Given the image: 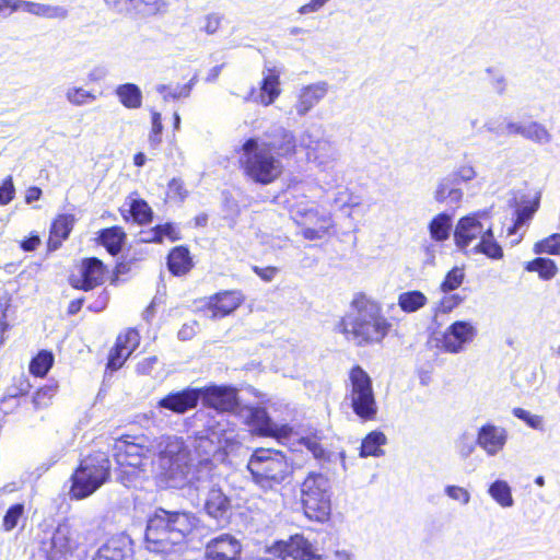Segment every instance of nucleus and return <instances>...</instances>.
Segmentation results:
<instances>
[{
	"label": "nucleus",
	"instance_id": "obj_12",
	"mask_svg": "<svg viewBox=\"0 0 560 560\" xmlns=\"http://www.w3.org/2000/svg\"><path fill=\"white\" fill-rule=\"evenodd\" d=\"M270 552L281 560H324L313 549L312 544L302 535L291 536L288 540H280L270 547Z\"/></svg>",
	"mask_w": 560,
	"mask_h": 560
},
{
	"label": "nucleus",
	"instance_id": "obj_39",
	"mask_svg": "<svg viewBox=\"0 0 560 560\" xmlns=\"http://www.w3.org/2000/svg\"><path fill=\"white\" fill-rule=\"evenodd\" d=\"M125 238V233L120 228L114 226L102 231L100 241L102 245L112 254L116 255L120 249Z\"/></svg>",
	"mask_w": 560,
	"mask_h": 560
},
{
	"label": "nucleus",
	"instance_id": "obj_26",
	"mask_svg": "<svg viewBox=\"0 0 560 560\" xmlns=\"http://www.w3.org/2000/svg\"><path fill=\"white\" fill-rule=\"evenodd\" d=\"M205 509L211 517L225 520L231 509V502L220 488L211 487L206 498Z\"/></svg>",
	"mask_w": 560,
	"mask_h": 560
},
{
	"label": "nucleus",
	"instance_id": "obj_2",
	"mask_svg": "<svg viewBox=\"0 0 560 560\" xmlns=\"http://www.w3.org/2000/svg\"><path fill=\"white\" fill-rule=\"evenodd\" d=\"M199 521L191 512L159 510L151 516L145 529V548L150 552L168 553L182 546Z\"/></svg>",
	"mask_w": 560,
	"mask_h": 560
},
{
	"label": "nucleus",
	"instance_id": "obj_52",
	"mask_svg": "<svg viewBox=\"0 0 560 560\" xmlns=\"http://www.w3.org/2000/svg\"><path fill=\"white\" fill-rule=\"evenodd\" d=\"M444 493L453 501L462 505H467L470 502V492L460 486L448 485L444 488Z\"/></svg>",
	"mask_w": 560,
	"mask_h": 560
},
{
	"label": "nucleus",
	"instance_id": "obj_63",
	"mask_svg": "<svg viewBox=\"0 0 560 560\" xmlns=\"http://www.w3.org/2000/svg\"><path fill=\"white\" fill-rule=\"evenodd\" d=\"M523 130H525V122H508L497 132L500 135H520L523 137Z\"/></svg>",
	"mask_w": 560,
	"mask_h": 560
},
{
	"label": "nucleus",
	"instance_id": "obj_1",
	"mask_svg": "<svg viewBox=\"0 0 560 560\" xmlns=\"http://www.w3.org/2000/svg\"><path fill=\"white\" fill-rule=\"evenodd\" d=\"M142 436L137 441H120L116 446L115 458L121 474L139 478L151 464L150 454L158 451L161 475L167 487L184 488L192 482L190 451L182 438L164 435L147 444Z\"/></svg>",
	"mask_w": 560,
	"mask_h": 560
},
{
	"label": "nucleus",
	"instance_id": "obj_64",
	"mask_svg": "<svg viewBox=\"0 0 560 560\" xmlns=\"http://www.w3.org/2000/svg\"><path fill=\"white\" fill-rule=\"evenodd\" d=\"M168 195L173 198L183 199L186 196L183 183L179 179H172L168 184Z\"/></svg>",
	"mask_w": 560,
	"mask_h": 560
},
{
	"label": "nucleus",
	"instance_id": "obj_16",
	"mask_svg": "<svg viewBox=\"0 0 560 560\" xmlns=\"http://www.w3.org/2000/svg\"><path fill=\"white\" fill-rule=\"evenodd\" d=\"M245 412L248 424L260 435L285 439L292 432V429L288 424L273 422L267 411L261 407H249L245 409Z\"/></svg>",
	"mask_w": 560,
	"mask_h": 560
},
{
	"label": "nucleus",
	"instance_id": "obj_32",
	"mask_svg": "<svg viewBox=\"0 0 560 560\" xmlns=\"http://www.w3.org/2000/svg\"><path fill=\"white\" fill-rule=\"evenodd\" d=\"M116 95L119 102L129 109H137L142 105V92L138 85L133 83H125L118 85Z\"/></svg>",
	"mask_w": 560,
	"mask_h": 560
},
{
	"label": "nucleus",
	"instance_id": "obj_61",
	"mask_svg": "<svg viewBox=\"0 0 560 560\" xmlns=\"http://www.w3.org/2000/svg\"><path fill=\"white\" fill-rule=\"evenodd\" d=\"M158 363L155 355L143 359L137 364V373L140 375H149Z\"/></svg>",
	"mask_w": 560,
	"mask_h": 560
},
{
	"label": "nucleus",
	"instance_id": "obj_14",
	"mask_svg": "<svg viewBox=\"0 0 560 560\" xmlns=\"http://www.w3.org/2000/svg\"><path fill=\"white\" fill-rule=\"evenodd\" d=\"M207 443L215 444L211 451L213 454L218 452H223L224 454L232 452L238 445L234 425L224 418L209 425L208 436L200 439L199 447H203Z\"/></svg>",
	"mask_w": 560,
	"mask_h": 560
},
{
	"label": "nucleus",
	"instance_id": "obj_42",
	"mask_svg": "<svg viewBox=\"0 0 560 560\" xmlns=\"http://www.w3.org/2000/svg\"><path fill=\"white\" fill-rule=\"evenodd\" d=\"M523 137L539 144H547L551 141V133L547 128L537 121H526Z\"/></svg>",
	"mask_w": 560,
	"mask_h": 560
},
{
	"label": "nucleus",
	"instance_id": "obj_3",
	"mask_svg": "<svg viewBox=\"0 0 560 560\" xmlns=\"http://www.w3.org/2000/svg\"><path fill=\"white\" fill-rule=\"evenodd\" d=\"M353 310L339 322L338 329L347 340L357 346L381 342L390 329V324L382 313L380 303L358 298Z\"/></svg>",
	"mask_w": 560,
	"mask_h": 560
},
{
	"label": "nucleus",
	"instance_id": "obj_50",
	"mask_svg": "<svg viewBox=\"0 0 560 560\" xmlns=\"http://www.w3.org/2000/svg\"><path fill=\"white\" fill-rule=\"evenodd\" d=\"M130 211L133 219L140 224L151 220V208L143 200H133L130 206Z\"/></svg>",
	"mask_w": 560,
	"mask_h": 560
},
{
	"label": "nucleus",
	"instance_id": "obj_17",
	"mask_svg": "<svg viewBox=\"0 0 560 560\" xmlns=\"http://www.w3.org/2000/svg\"><path fill=\"white\" fill-rule=\"evenodd\" d=\"M509 440V432L504 427L491 422L482 424L476 436V444L490 457L501 453Z\"/></svg>",
	"mask_w": 560,
	"mask_h": 560
},
{
	"label": "nucleus",
	"instance_id": "obj_62",
	"mask_svg": "<svg viewBox=\"0 0 560 560\" xmlns=\"http://www.w3.org/2000/svg\"><path fill=\"white\" fill-rule=\"evenodd\" d=\"M330 0H310L307 3L300 7L299 13L305 15L318 12Z\"/></svg>",
	"mask_w": 560,
	"mask_h": 560
},
{
	"label": "nucleus",
	"instance_id": "obj_9",
	"mask_svg": "<svg viewBox=\"0 0 560 560\" xmlns=\"http://www.w3.org/2000/svg\"><path fill=\"white\" fill-rule=\"evenodd\" d=\"M285 200L292 219L302 226L301 234L310 241L324 238L334 226L329 213L319 211L314 202L290 191Z\"/></svg>",
	"mask_w": 560,
	"mask_h": 560
},
{
	"label": "nucleus",
	"instance_id": "obj_33",
	"mask_svg": "<svg viewBox=\"0 0 560 560\" xmlns=\"http://www.w3.org/2000/svg\"><path fill=\"white\" fill-rule=\"evenodd\" d=\"M387 442L386 435L381 431H372L362 441L360 456L361 457H380L384 455L382 446Z\"/></svg>",
	"mask_w": 560,
	"mask_h": 560
},
{
	"label": "nucleus",
	"instance_id": "obj_20",
	"mask_svg": "<svg viewBox=\"0 0 560 560\" xmlns=\"http://www.w3.org/2000/svg\"><path fill=\"white\" fill-rule=\"evenodd\" d=\"M199 399L200 393L198 389L187 388L180 392L170 393L161 398L156 404V408L182 415L194 409Z\"/></svg>",
	"mask_w": 560,
	"mask_h": 560
},
{
	"label": "nucleus",
	"instance_id": "obj_5",
	"mask_svg": "<svg viewBox=\"0 0 560 560\" xmlns=\"http://www.w3.org/2000/svg\"><path fill=\"white\" fill-rule=\"evenodd\" d=\"M238 154L244 174L257 184H271L283 173L281 160L267 151L258 138L247 139L242 144Z\"/></svg>",
	"mask_w": 560,
	"mask_h": 560
},
{
	"label": "nucleus",
	"instance_id": "obj_49",
	"mask_svg": "<svg viewBox=\"0 0 560 560\" xmlns=\"http://www.w3.org/2000/svg\"><path fill=\"white\" fill-rule=\"evenodd\" d=\"M222 23V16L217 13L206 14L200 19L199 31L207 35H214Z\"/></svg>",
	"mask_w": 560,
	"mask_h": 560
},
{
	"label": "nucleus",
	"instance_id": "obj_13",
	"mask_svg": "<svg viewBox=\"0 0 560 560\" xmlns=\"http://www.w3.org/2000/svg\"><path fill=\"white\" fill-rule=\"evenodd\" d=\"M301 143L307 149V158L322 172H332L339 159L336 147L326 139L313 141L308 132H304Z\"/></svg>",
	"mask_w": 560,
	"mask_h": 560
},
{
	"label": "nucleus",
	"instance_id": "obj_55",
	"mask_svg": "<svg viewBox=\"0 0 560 560\" xmlns=\"http://www.w3.org/2000/svg\"><path fill=\"white\" fill-rule=\"evenodd\" d=\"M15 196L12 176H7L0 186V206L10 203Z\"/></svg>",
	"mask_w": 560,
	"mask_h": 560
},
{
	"label": "nucleus",
	"instance_id": "obj_10",
	"mask_svg": "<svg viewBox=\"0 0 560 560\" xmlns=\"http://www.w3.org/2000/svg\"><path fill=\"white\" fill-rule=\"evenodd\" d=\"M301 501L310 520L325 522L331 510L329 479L323 474H308L301 485Z\"/></svg>",
	"mask_w": 560,
	"mask_h": 560
},
{
	"label": "nucleus",
	"instance_id": "obj_56",
	"mask_svg": "<svg viewBox=\"0 0 560 560\" xmlns=\"http://www.w3.org/2000/svg\"><path fill=\"white\" fill-rule=\"evenodd\" d=\"M460 302L462 299L457 294L444 296L435 307V315L450 313L453 308L458 306Z\"/></svg>",
	"mask_w": 560,
	"mask_h": 560
},
{
	"label": "nucleus",
	"instance_id": "obj_60",
	"mask_svg": "<svg viewBox=\"0 0 560 560\" xmlns=\"http://www.w3.org/2000/svg\"><path fill=\"white\" fill-rule=\"evenodd\" d=\"M22 8L23 0H0V16L7 18Z\"/></svg>",
	"mask_w": 560,
	"mask_h": 560
},
{
	"label": "nucleus",
	"instance_id": "obj_45",
	"mask_svg": "<svg viewBox=\"0 0 560 560\" xmlns=\"http://www.w3.org/2000/svg\"><path fill=\"white\" fill-rule=\"evenodd\" d=\"M165 238L170 241L179 240L178 229L170 223H166L164 225H158L155 229L148 233V237H143V241L162 242Z\"/></svg>",
	"mask_w": 560,
	"mask_h": 560
},
{
	"label": "nucleus",
	"instance_id": "obj_37",
	"mask_svg": "<svg viewBox=\"0 0 560 560\" xmlns=\"http://www.w3.org/2000/svg\"><path fill=\"white\" fill-rule=\"evenodd\" d=\"M525 269L529 272H537L539 278L547 281L551 280L558 273V267L556 262L549 258H535L528 261Z\"/></svg>",
	"mask_w": 560,
	"mask_h": 560
},
{
	"label": "nucleus",
	"instance_id": "obj_46",
	"mask_svg": "<svg viewBox=\"0 0 560 560\" xmlns=\"http://www.w3.org/2000/svg\"><path fill=\"white\" fill-rule=\"evenodd\" d=\"M533 252L536 255L548 254L560 256V234L555 233L539 242H536L534 244Z\"/></svg>",
	"mask_w": 560,
	"mask_h": 560
},
{
	"label": "nucleus",
	"instance_id": "obj_31",
	"mask_svg": "<svg viewBox=\"0 0 560 560\" xmlns=\"http://www.w3.org/2000/svg\"><path fill=\"white\" fill-rule=\"evenodd\" d=\"M488 494L503 509H509L514 505L512 488L505 480L497 479L493 481L488 488Z\"/></svg>",
	"mask_w": 560,
	"mask_h": 560
},
{
	"label": "nucleus",
	"instance_id": "obj_4",
	"mask_svg": "<svg viewBox=\"0 0 560 560\" xmlns=\"http://www.w3.org/2000/svg\"><path fill=\"white\" fill-rule=\"evenodd\" d=\"M454 242L466 253L483 254L491 259L503 257V249L494 238L492 223L485 211L460 218L455 225Z\"/></svg>",
	"mask_w": 560,
	"mask_h": 560
},
{
	"label": "nucleus",
	"instance_id": "obj_58",
	"mask_svg": "<svg viewBox=\"0 0 560 560\" xmlns=\"http://www.w3.org/2000/svg\"><path fill=\"white\" fill-rule=\"evenodd\" d=\"M513 415L525 421L529 427L537 429L541 425V418L536 415H532L529 411L522 409V408H515L513 410Z\"/></svg>",
	"mask_w": 560,
	"mask_h": 560
},
{
	"label": "nucleus",
	"instance_id": "obj_35",
	"mask_svg": "<svg viewBox=\"0 0 560 560\" xmlns=\"http://www.w3.org/2000/svg\"><path fill=\"white\" fill-rule=\"evenodd\" d=\"M167 8L166 0H131L130 11L142 16H153L165 13Z\"/></svg>",
	"mask_w": 560,
	"mask_h": 560
},
{
	"label": "nucleus",
	"instance_id": "obj_54",
	"mask_svg": "<svg viewBox=\"0 0 560 560\" xmlns=\"http://www.w3.org/2000/svg\"><path fill=\"white\" fill-rule=\"evenodd\" d=\"M24 506L22 504H15L7 511L3 517V526L5 530H11L18 525V521L22 516Z\"/></svg>",
	"mask_w": 560,
	"mask_h": 560
},
{
	"label": "nucleus",
	"instance_id": "obj_7",
	"mask_svg": "<svg viewBox=\"0 0 560 560\" xmlns=\"http://www.w3.org/2000/svg\"><path fill=\"white\" fill-rule=\"evenodd\" d=\"M247 468L254 482L264 490L277 489L292 472L287 457L271 448L256 450L248 460Z\"/></svg>",
	"mask_w": 560,
	"mask_h": 560
},
{
	"label": "nucleus",
	"instance_id": "obj_22",
	"mask_svg": "<svg viewBox=\"0 0 560 560\" xmlns=\"http://www.w3.org/2000/svg\"><path fill=\"white\" fill-rule=\"evenodd\" d=\"M140 337L137 330L128 329L119 335L115 348L110 351L107 366L110 370H118L139 346Z\"/></svg>",
	"mask_w": 560,
	"mask_h": 560
},
{
	"label": "nucleus",
	"instance_id": "obj_11",
	"mask_svg": "<svg viewBox=\"0 0 560 560\" xmlns=\"http://www.w3.org/2000/svg\"><path fill=\"white\" fill-rule=\"evenodd\" d=\"M477 332L471 322L456 320L436 339L438 347L447 353H460L475 340Z\"/></svg>",
	"mask_w": 560,
	"mask_h": 560
},
{
	"label": "nucleus",
	"instance_id": "obj_6",
	"mask_svg": "<svg viewBox=\"0 0 560 560\" xmlns=\"http://www.w3.org/2000/svg\"><path fill=\"white\" fill-rule=\"evenodd\" d=\"M110 476V462L103 452L84 457L71 475L69 495L73 500H83L92 495Z\"/></svg>",
	"mask_w": 560,
	"mask_h": 560
},
{
	"label": "nucleus",
	"instance_id": "obj_48",
	"mask_svg": "<svg viewBox=\"0 0 560 560\" xmlns=\"http://www.w3.org/2000/svg\"><path fill=\"white\" fill-rule=\"evenodd\" d=\"M192 83H188L185 85H177L172 88L166 84H160L156 86V91L163 96L164 101L168 100H177L180 97H188L191 91Z\"/></svg>",
	"mask_w": 560,
	"mask_h": 560
},
{
	"label": "nucleus",
	"instance_id": "obj_34",
	"mask_svg": "<svg viewBox=\"0 0 560 560\" xmlns=\"http://www.w3.org/2000/svg\"><path fill=\"white\" fill-rule=\"evenodd\" d=\"M167 265L175 276L186 273L192 266L188 249L182 246L174 248L168 255Z\"/></svg>",
	"mask_w": 560,
	"mask_h": 560
},
{
	"label": "nucleus",
	"instance_id": "obj_38",
	"mask_svg": "<svg viewBox=\"0 0 560 560\" xmlns=\"http://www.w3.org/2000/svg\"><path fill=\"white\" fill-rule=\"evenodd\" d=\"M427 303V296L417 290L404 292L398 296V305L406 313L417 312L425 306Z\"/></svg>",
	"mask_w": 560,
	"mask_h": 560
},
{
	"label": "nucleus",
	"instance_id": "obj_24",
	"mask_svg": "<svg viewBox=\"0 0 560 560\" xmlns=\"http://www.w3.org/2000/svg\"><path fill=\"white\" fill-rule=\"evenodd\" d=\"M131 540L125 535L109 538L96 552L93 560H131Z\"/></svg>",
	"mask_w": 560,
	"mask_h": 560
},
{
	"label": "nucleus",
	"instance_id": "obj_19",
	"mask_svg": "<svg viewBox=\"0 0 560 560\" xmlns=\"http://www.w3.org/2000/svg\"><path fill=\"white\" fill-rule=\"evenodd\" d=\"M106 269L97 258H85L80 266V276L72 279V285L82 290H92L102 284L105 279Z\"/></svg>",
	"mask_w": 560,
	"mask_h": 560
},
{
	"label": "nucleus",
	"instance_id": "obj_18",
	"mask_svg": "<svg viewBox=\"0 0 560 560\" xmlns=\"http://www.w3.org/2000/svg\"><path fill=\"white\" fill-rule=\"evenodd\" d=\"M260 144L267 148V151L275 154L279 160L291 158L296 152V140L292 131L277 127L267 132L264 138H258Z\"/></svg>",
	"mask_w": 560,
	"mask_h": 560
},
{
	"label": "nucleus",
	"instance_id": "obj_25",
	"mask_svg": "<svg viewBox=\"0 0 560 560\" xmlns=\"http://www.w3.org/2000/svg\"><path fill=\"white\" fill-rule=\"evenodd\" d=\"M280 71L277 67L266 66L262 71V81L260 85V93L257 102L264 106H269L279 97L280 89Z\"/></svg>",
	"mask_w": 560,
	"mask_h": 560
},
{
	"label": "nucleus",
	"instance_id": "obj_57",
	"mask_svg": "<svg viewBox=\"0 0 560 560\" xmlns=\"http://www.w3.org/2000/svg\"><path fill=\"white\" fill-rule=\"evenodd\" d=\"M301 442L315 458L323 459L325 457V450L316 436L303 438Z\"/></svg>",
	"mask_w": 560,
	"mask_h": 560
},
{
	"label": "nucleus",
	"instance_id": "obj_8",
	"mask_svg": "<svg viewBox=\"0 0 560 560\" xmlns=\"http://www.w3.org/2000/svg\"><path fill=\"white\" fill-rule=\"evenodd\" d=\"M345 402L362 421H374L378 415V405L373 389L372 378L361 366L349 371L346 383Z\"/></svg>",
	"mask_w": 560,
	"mask_h": 560
},
{
	"label": "nucleus",
	"instance_id": "obj_27",
	"mask_svg": "<svg viewBox=\"0 0 560 560\" xmlns=\"http://www.w3.org/2000/svg\"><path fill=\"white\" fill-rule=\"evenodd\" d=\"M74 217L72 214H60L55 219L48 238L49 250H56L60 247L72 231Z\"/></svg>",
	"mask_w": 560,
	"mask_h": 560
},
{
	"label": "nucleus",
	"instance_id": "obj_59",
	"mask_svg": "<svg viewBox=\"0 0 560 560\" xmlns=\"http://www.w3.org/2000/svg\"><path fill=\"white\" fill-rule=\"evenodd\" d=\"M54 395V388L52 387H43L38 389L34 397L33 402L36 406V408H42L47 406L48 401L51 399Z\"/></svg>",
	"mask_w": 560,
	"mask_h": 560
},
{
	"label": "nucleus",
	"instance_id": "obj_23",
	"mask_svg": "<svg viewBox=\"0 0 560 560\" xmlns=\"http://www.w3.org/2000/svg\"><path fill=\"white\" fill-rule=\"evenodd\" d=\"M328 83L319 81L302 86L296 93L294 109L299 116H305L328 93Z\"/></svg>",
	"mask_w": 560,
	"mask_h": 560
},
{
	"label": "nucleus",
	"instance_id": "obj_29",
	"mask_svg": "<svg viewBox=\"0 0 560 560\" xmlns=\"http://www.w3.org/2000/svg\"><path fill=\"white\" fill-rule=\"evenodd\" d=\"M433 197L440 203H458L462 201L464 192L455 180L447 175L438 183Z\"/></svg>",
	"mask_w": 560,
	"mask_h": 560
},
{
	"label": "nucleus",
	"instance_id": "obj_30",
	"mask_svg": "<svg viewBox=\"0 0 560 560\" xmlns=\"http://www.w3.org/2000/svg\"><path fill=\"white\" fill-rule=\"evenodd\" d=\"M23 11L46 19H66L68 11L66 8L60 5H51L46 3H38L33 1L23 0Z\"/></svg>",
	"mask_w": 560,
	"mask_h": 560
},
{
	"label": "nucleus",
	"instance_id": "obj_28",
	"mask_svg": "<svg viewBox=\"0 0 560 560\" xmlns=\"http://www.w3.org/2000/svg\"><path fill=\"white\" fill-rule=\"evenodd\" d=\"M243 301L240 292L228 291L217 294L210 303L213 317H223L236 310Z\"/></svg>",
	"mask_w": 560,
	"mask_h": 560
},
{
	"label": "nucleus",
	"instance_id": "obj_51",
	"mask_svg": "<svg viewBox=\"0 0 560 560\" xmlns=\"http://www.w3.org/2000/svg\"><path fill=\"white\" fill-rule=\"evenodd\" d=\"M162 131H163V125H162L161 114L153 110L152 112V127H151V131L149 135V143L153 149L158 148L161 144Z\"/></svg>",
	"mask_w": 560,
	"mask_h": 560
},
{
	"label": "nucleus",
	"instance_id": "obj_53",
	"mask_svg": "<svg viewBox=\"0 0 560 560\" xmlns=\"http://www.w3.org/2000/svg\"><path fill=\"white\" fill-rule=\"evenodd\" d=\"M464 280V271L459 268H453L441 283V290L444 293L457 289Z\"/></svg>",
	"mask_w": 560,
	"mask_h": 560
},
{
	"label": "nucleus",
	"instance_id": "obj_47",
	"mask_svg": "<svg viewBox=\"0 0 560 560\" xmlns=\"http://www.w3.org/2000/svg\"><path fill=\"white\" fill-rule=\"evenodd\" d=\"M453 180L459 186L460 184H469L477 178V171L470 163L457 165L450 174Z\"/></svg>",
	"mask_w": 560,
	"mask_h": 560
},
{
	"label": "nucleus",
	"instance_id": "obj_21",
	"mask_svg": "<svg viewBox=\"0 0 560 560\" xmlns=\"http://www.w3.org/2000/svg\"><path fill=\"white\" fill-rule=\"evenodd\" d=\"M240 553V541L229 534L211 539L206 547L208 560H237Z\"/></svg>",
	"mask_w": 560,
	"mask_h": 560
},
{
	"label": "nucleus",
	"instance_id": "obj_40",
	"mask_svg": "<svg viewBox=\"0 0 560 560\" xmlns=\"http://www.w3.org/2000/svg\"><path fill=\"white\" fill-rule=\"evenodd\" d=\"M539 207V198L534 199L527 205H524L516 209L515 211V221L511 228L508 230V235L516 234L518 229L527 223L537 211Z\"/></svg>",
	"mask_w": 560,
	"mask_h": 560
},
{
	"label": "nucleus",
	"instance_id": "obj_36",
	"mask_svg": "<svg viewBox=\"0 0 560 560\" xmlns=\"http://www.w3.org/2000/svg\"><path fill=\"white\" fill-rule=\"evenodd\" d=\"M452 228V217L445 212L435 215L429 223V232L432 240L446 241Z\"/></svg>",
	"mask_w": 560,
	"mask_h": 560
},
{
	"label": "nucleus",
	"instance_id": "obj_41",
	"mask_svg": "<svg viewBox=\"0 0 560 560\" xmlns=\"http://www.w3.org/2000/svg\"><path fill=\"white\" fill-rule=\"evenodd\" d=\"M331 205L340 210L352 209L360 205V198L347 187L339 186L334 191Z\"/></svg>",
	"mask_w": 560,
	"mask_h": 560
},
{
	"label": "nucleus",
	"instance_id": "obj_43",
	"mask_svg": "<svg viewBox=\"0 0 560 560\" xmlns=\"http://www.w3.org/2000/svg\"><path fill=\"white\" fill-rule=\"evenodd\" d=\"M65 97L73 106H85L96 101V95L81 86H69L66 90Z\"/></svg>",
	"mask_w": 560,
	"mask_h": 560
},
{
	"label": "nucleus",
	"instance_id": "obj_44",
	"mask_svg": "<svg viewBox=\"0 0 560 560\" xmlns=\"http://www.w3.org/2000/svg\"><path fill=\"white\" fill-rule=\"evenodd\" d=\"M54 363V355L51 352L42 350L33 358L30 363V373L34 376L44 377Z\"/></svg>",
	"mask_w": 560,
	"mask_h": 560
},
{
	"label": "nucleus",
	"instance_id": "obj_15",
	"mask_svg": "<svg viewBox=\"0 0 560 560\" xmlns=\"http://www.w3.org/2000/svg\"><path fill=\"white\" fill-rule=\"evenodd\" d=\"M198 390L203 404L220 412H233L238 406L237 390L232 386L211 385Z\"/></svg>",
	"mask_w": 560,
	"mask_h": 560
}]
</instances>
